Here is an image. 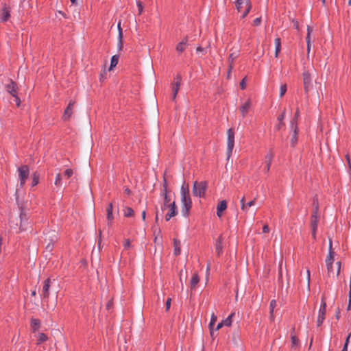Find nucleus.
<instances>
[{
	"mask_svg": "<svg viewBox=\"0 0 351 351\" xmlns=\"http://www.w3.org/2000/svg\"><path fill=\"white\" fill-rule=\"evenodd\" d=\"M181 202H182V214L184 217H187L189 210L192 206V202L189 193V186L184 183L180 189Z\"/></svg>",
	"mask_w": 351,
	"mask_h": 351,
	"instance_id": "1",
	"label": "nucleus"
},
{
	"mask_svg": "<svg viewBox=\"0 0 351 351\" xmlns=\"http://www.w3.org/2000/svg\"><path fill=\"white\" fill-rule=\"evenodd\" d=\"M235 4L237 10L240 12H242L244 8V11L241 16L243 19L248 14L252 8L250 0H237Z\"/></svg>",
	"mask_w": 351,
	"mask_h": 351,
	"instance_id": "2",
	"label": "nucleus"
},
{
	"mask_svg": "<svg viewBox=\"0 0 351 351\" xmlns=\"http://www.w3.org/2000/svg\"><path fill=\"white\" fill-rule=\"evenodd\" d=\"M206 182L195 181L193 184V194L195 196L202 197L204 196L206 191Z\"/></svg>",
	"mask_w": 351,
	"mask_h": 351,
	"instance_id": "3",
	"label": "nucleus"
},
{
	"mask_svg": "<svg viewBox=\"0 0 351 351\" xmlns=\"http://www.w3.org/2000/svg\"><path fill=\"white\" fill-rule=\"evenodd\" d=\"M19 179L20 181V186L23 187L29 178V169L27 165H23L18 168Z\"/></svg>",
	"mask_w": 351,
	"mask_h": 351,
	"instance_id": "4",
	"label": "nucleus"
},
{
	"mask_svg": "<svg viewBox=\"0 0 351 351\" xmlns=\"http://www.w3.org/2000/svg\"><path fill=\"white\" fill-rule=\"evenodd\" d=\"M228 139H227V156L229 158L232 154L234 145V130L230 128L227 131Z\"/></svg>",
	"mask_w": 351,
	"mask_h": 351,
	"instance_id": "5",
	"label": "nucleus"
},
{
	"mask_svg": "<svg viewBox=\"0 0 351 351\" xmlns=\"http://www.w3.org/2000/svg\"><path fill=\"white\" fill-rule=\"evenodd\" d=\"M318 206H316L315 210H313L311 217V226L312 230V236L314 239H316V231L317 228V221H318Z\"/></svg>",
	"mask_w": 351,
	"mask_h": 351,
	"instance_id": "6",
	"label": "nucleus"
},
{
	"mask_svg": "<svg viewBox=\"0 0 351 351\" xmlns=\"http://www.w3.org/2000/svg\"><path fill=\"white\" fill-rule=\"evenodd\" d=\"M302 77L304 92L305 93H308L312 88L311 76L308 71H304L302 74Z\"/></svg>",
	"mask_w": 351,
	"mask_h": 351,
	"instance_id": "7",
	"label": "nucleus"
},
{
	"mask_svg": "<svg viewBox=\"0 0 351 351\" xmlns=\"http://www.w3.org/2000/svg\"><path fill=\"white\" fill-rule=\"evenodd\" d=\"M326 304L325 302H322L319 311V315L317 319V326L319 327L320 326L324 320L325 319V315H326Z\"/></svg>",
	"mask_w": 351,
	"mask_h": 351,
	"instance_id": "8",
	"label": "nucleus"
},
{
	"mask_svg": "<svg viewBox=\"0 0 351 351\" xmlns=\"http://www.w3.org/2000/svg\"><path fill=\"white\" fill-rule=\"evenodd\" d=\"M162 195L164 197V204L161 207L162 210H164L167 208H169V205L171 204L170 197L167 195V186L166 181H165V184L163 185V190L161 193Z\"/></svg>",
	"mask_w": 351,
	"mask_h": 351,
	"instance_id": "9",
	"label": "nucleus"
},
{
	"mask_svg": "<svg viewBox=\"0 0 351 351\" xmlns=\"http://www.w3.org/2000/svg\"><path fill=\"white\" fill-rule=\"evenodd\" d=\"M274 157V155L271 150H269L267 153L266 156H265L264 162L265 164V171L266 173H268L270 170V167H271V162L273 161Z\"/></svg>",
	"mask_w": 351,
	"mask_h": 351,
	"instance_id": "10",
	"label": "nucleus"
},
{
	"mask_svg": "<svg viewBox=\"0 0 351 351\" xmlns=\"http://www.w3.org/2000/svg\"><path fill=\"white\" fill-rule=\"evenodd\" d=\"M51 286V280L49 278H47L43 282L41 296L45 299H48L49 297V288Z\"/></svg>",
	"mask_w": 351,
	"mask_h": 351,
	"instance_id": "11",
	"label": "nucleus"
},
{
	"mask_svg": "<svg viewBox=\"0 0 351 351\" xmlns=\"http://www.w3.org/2000/svg\"><path fill=\"white\" fill-rule=\"evenodd\" d=\"M252 106V102L250 99L246 100L240 107V111L243 117H245L249 112Z\"/></svg>",
	"mask_w": 351,
	"mask_h": 351,
	"instance_id": "12",
	"label": "nucleus"
},
{
	"mask_svg": "<svg viewBox=\"0 0 351 351\" xmlns=\"http://www.w3.org/2000/svg\"><path fill=\"white\" fill-rule=\"evenodd\" d=\"M177 208L175 202H173L169 205V212L165 215L166 221H169L171 217L177 215Z\"/></svg>",
	"mask_w": 351,
	"mask_h": 351,
	"instance_id": "13",
	"label": "nucleus"
},
{
	"mask_svg": "<svg viewBox=\"0 0 351 351\" xmlns=\"http://www.w3.org/2000/svg\"><path fill=\"white\" fill-rule=\"evenodd\" d=\"M239 51H234L233 49H232L230 50V53L229 55V58H228V62H229V73L230 72V71L232 70L233 66V62L234 61L239 57Z\"/></svg>",
	"mask_w": 351,
	"mask_h": 351,
	"instance_id": "14",
	"label": "nucleus"
},
{
	"mask_svg": "<svg viewBox=\"0 0 351 351\" xmlns=\"http://www.w3.org/2000/svg\"><path fill=\"white\" fill-rule=\"evenodd\" d=\"M74 104H75L74 101H70L68 106L65 109L63 117H62V118L64 121L69 120V118L71 117V115L73 114V108L74 106Z\"/></svg>",
	"mask_w": 351,
	"mask_h": 351,
	"instance_id": "15",
	"label": "nucleus"
},
{
	"mask_svg": "<svg viewBox=\"0 0 351 351\" xmlns=\"http://www.w3.org/2000/svg\"><path fill=\"white\" fill-rule=\"evenodd\" d=\"M6 90L12 95L15 96L17 92V85L12 80H10V83L5 86Z\"/></svg>",
	"mask_w": 351,
	"mask_h": 351,
	"instance_id": "16",
	"label": "nucleus"
},
{
	"mask_svg": "<svg viewBox=\"0 0 351 351\" xmlns=\"http://www.w3.org/2000/svg\"><path fill=\"white\" fill-rule=\"evenodd\" d=\"M187 42H188V38L187 36L184 37L182 40L179 43L177 46H176V51L178 52V53H182L185 49H186V47L187 45Z\"/></svg>",
	"mask_w": 351,
	"mask_h": 351,
	"instance_id": "17",
	"label": "nucleus"
},
{
	"mask_svg": "<svg viewBox=\"0 0 351 351\" xmlns=\"http://www.w3.org/2000/svg\"><path fill=\"white\" fill-rule=\"evenodd\" d=\"M227 208V203L225 200L221 201L217 207V215L219 217H221L222 215L223 211H224Z\"/></svg>",
	"mask_w": 351,
	"mask_h": 351,
	"instance_id": "18",
	"label": "nucleus"
},
{
	"mask_svg": "<svg viewBox=\"0 0 351 351\" xmlns=\"http://www.w3.org/2000/svg\"><path fill=\"white\" fill-rule=\"evenodd\" d=\"M112 210H113V204L111 202L108 205V206L106 208L107 219H108V223H110L114 219V217L112 215Z\"/></svg>",
	"mask_w": 351,
	"mask_h": 351,
	"instance_id": "19",
	"label": "nucleus"
},
{
	"mask_svg": "<svg viewBox=\"0 0 351 351\" xmlns=\"http://www.w3.org/2000/svg\"><path fill=\"white\" fill-rule=\"evenodd\" d=\"M333 262H334V252L332 251V243L330 242V245H329V253L326 259V263L327 267H329V264L333 263Z\"/></svg>",
	"mask_w": 351,
	"mask_h": 351,
	"instance_id": "20",
	"label": "nucleus"
},
{
	"mask_svg": "<svg viewBox=\"0 0 351 351\" xmlns=\"http://www.w3.org/2000/svg\"><path fill=\"white\" fill-rule=\"evenodd\" d=\"M10 16V10L6 5H4L2 9V14L1 16V19L2 21L5 22L7 21Z\"/></svg>",
	"mask_w": 351,
	"mask_h": 351,
	"instance_id": "21",
	"label": "nucleus"
},
{
	"mask_svg": "<svg viewBox=\"0 0 351 351\" xmlns=\"http://www.w3.org/2000/svg\"><path fill=\"white\" fill-rule=\"evenodd\" d=\"M199 282V278L197 273H194L191 280H190V287L191 289H195L197 285Z\"/></svg>",
	"mask_w": 351,
	"mask_h": 351,
	"instance_id": "22",
	"label": "nucleus"
},
{
	"mask_svg": "<svg viewBox=\"0 0 351 351\" xmlns=\"http://www.w3.org/2000/svg\"><path fill=\"white\" fill-rule=\"evenodd\" d=\"M222 237L220 236L218 239L216 241V244H215V251H216V253L217 254V256H220L222 253Z\"/></svg>",
	"mask_w": 351,
	"mask_h": 351,
	"instance_id": "23",
	"label": "nucleus"
},
{
	"mask_svg": "<svg viewBox=\"0 0 351 351\" xmlns=\"http://www.w3.org/2000/svg\"><path fill=\"white\" fill-rule=\"evenodd\" d=\"M118 30H119L118 48H119V50H121L122 48H123V40H122V39H123V31H122V29L121 27V23L120 22L118 23Z\"/></svg>",
	"mask_w": 351,
	"mask_h": 351,
	"instance_id": "24",
	"label": "nucleus"
},
{
	"mask_svg": "<svg viewBox=\"0 0 351 351\" xmlns=\"http://www.w3.org/2000/svg\"><path fill=\"white\" fill-rule=\"evenodd\" d=\"M180 246H181L180 241L177 239H173V247H174L173 254L175 256H178L180 254V252H181Z\"/></svg>",
	"mask_w": 351,
	"mask_h": 351,
	"instance_id": "25",
	"label": "nucleus"
},
{
	"mask_svg": "<svg viewBox=\"0 0 351 351\" xmlns=\"http://www.w3.org/2000/svg\"><path fill=\"white\" fill-rule=\"evenodd\" d=\"M293 130V134L291 139V145L294 147L298 141V125H295L293 128H291Z\"/></svg>",
	"mask_w": 351,
	"mask_h": 351,
	"instance_id": "26",
	"label": "nucleus"
},
{
	"mask_svg": "<svg viewBox=\"0 0 351 351\" xmlns=\"http://www.w3.org/2000/svg\"><path fill=\"white\" fill-rule=\"evenodd\" d=\"M180 85L178 84H172L171 83V90H172V100L174 101L176 98L177 94L179 91Z\"/></svg>",
	"mask_w": 351,
	"mask_h": 351,
	"instance_id": "27",
	"label": "nucleus"
},
{
	"mask_svg": "<svg viewBox=\"0 0 351 351\" xmlns=\"http://www.w3.org/2000/svg\"><path fill=\"white\" fill-rule=\"evenodd\" d=\"M217 316L215 315V313H213L211 315L210 322L208 325L210 330L211 336H213V326H215V322H217Z\"/></svg>",
	"mask_w": 351,
	"mask_h": 351,
	"instance_id": "28",
	"label": "nucleus"
},
{
	"mask_svg": "<svg viewBox=\"0 0 351 351\" xmlns=\"http://www.w3.org/2000/svg\"><path fill=\"white\" fill-rule=\"evenodd\" d=\"M275 47H276L275 57L278 58V54L281 50V40L280 38H276L275 39Z\"/></svg>",
	"mask_w": 351,
	"mask_h": 351,
	"instance_id": "29",
	"label": "nucleus"
},
{
	"mask_svg": "<svg viewBox=\"0 0 351 351\" xmlns=\"http://www.w3.org/2000/svg\"><path fill=\"white\" fill-rule=\"evenodd\" d=\"M40 326V320L38 319L32 318L31 319V327L33 330V332H36Z\"/></svg>",
	"mask_w": 351,
	"mask_h": 351,
	"instance_id": "30",
	"label": "nucleus"
},
{
	"mask_svg": "<svg viewBox=\"0 0 351 351\" xmlns=\"http://www.w3.org/2000/svg\"><path fill=\"white\" fill-rule=\"evenodd\" d=\"M119 56L118 55H114L111 58L110 70H112L118 64Z\"/></svg>",
	"mask_w": 351,
	"mask_h": 351,
	"instance_id": "31",
	"label": "nucleus"
},
{
	"mask_svg": "<svg viewBox=\"0 0 351 351\" xmlns=\"http://www.w3.org/2000/svg\"><path fill=\"white\" fill-rule=\"evenodd\" d=\"M123 214H124V216L126 217H132L134 214V212L133 210V209L130 207H125L124 209H123Z\"/></svg>",
	"mask_w": 351,
	"mask_h": 351,
	"instance_id": "32",
	"label": "nucleus"
},
{
	"mask_svg": "<svg viewBox=\"0 0 351 351\" xmlns=\"http://www.w3.org/2000/svg\"><path fill=\"white\" fill-rule=\"evenodd\" d=\"M291 346L293 348H296L299 346V340L295 335L291 333Z\"/></svg>",
	"mask_w": 351,
	"mask_h": 351,
	"instance_id": "33",
	"label": "nucleus"
},
{
	"mask_svg": "<svg viewBox=\"0 0 351 351\" xmlns=\"http://www.w3.org/2000/svg\"><path fill=\"white\" fill-rule=\"evenodd\" d=\"M47 339H48L47 336L44 333L40 332L38 335L37 344H40L45 341H46Z\"/></svg>",
	"mask_w": 351,
	"mask_h": 351,
	"instance_id": "34",
	"label": "nucleus"
},
{
	"mask_svg": "<svg viewBox=\"0 0 351 351\" xmlns=\"http://www.w3.org/2000/svg\"><path fill=\"white\" fill-rule=\"evenodd\" d=\"M234 316V313H232L225 320L222 321L224 326H230L232 322V317Z\"/></svg>",
	"mask_w": 351,
	"mask_h": 351,
	"instance_id": "35",
	"label": "nucleus"
},
{
	"mask_svg": "<svg viewBox=\"0 0 351 351\" xmlns=\"http://www.w3.org/2000/svg\"><path fill=\"white\" fill-rule=\"evenodd\" d=\"M276 304H277V303H276V301L275 300H272L270 302L269 311H270L271 317L272 319L274 317V315H273L274 310L275 307L276 306Z\"/></svg>",
	"mask_w": 351,
	"mask_h": 351,
	"instance_id": "36",
	"label": "nucleus"
},
{
	"mask_svg": "<svg viewBox=\"0 0 351 351\" xmlns=\"http://www.w3.org/2000/svg\"><path fill=\"white\" fill-rule=\"evenodd\" d=\"M299 114H300L299 109H297L295 116H294L293 119H292V121H291V128H293L295 125H297V121H298Z\"/></svg>",
	"mask_w": 351,
	"mask_h": 351,
	"instance_id": "37",
	"label": "nucleus"
},
{
	"mask_svg": "<svg viewBox=\"0 0 351 351\" xmlns=\"http://www.w3.org/2000/svg\"><path fill=\"white\" fill-rule=\"evenodd\" d=\"M20 219H21V226L20 228L21 230H23L24 229L22 228L23 223L24 221H26L27 219V214L22 211L20 214Z\"/></svg>",
	"mask_w": 351,
	"mask_h": 351,
	"instance_id": "38",
	"label": "nucleus"
},
{
	"mask_svg": "<svg viewBox=\"0 0 351 351\" xmlns=\"http://www.w3.org/2000/svg\"><path fill=\"white\" fill-rule=\"evenodd\" d=\"M38 182H39V176L37 174V173H34L33 174V179H32V186L37 185L38 184Z\"/></svg>",
	"mask_w": 351,
	"mask_h": 351,
	"instance_id": "39",
	"label": "nucleus"
},
{
	"mask_svg": "<svg viewBox=\"0 0 351 351\" xmlns=\"http://www.w3.org/2000/svg\"><path fill=\"white\" fill-rule=\"evenodd\" d=\"M55 184L57 186H62V177L60 173H58L56 177Z\"/></svg>",
	"mask_w": 351,
	"mask_h": 351,
	"instance_id": "40",
	"label": "nucleus"
},
{
	"mask_svg": "<svg viewBox=\"0 0 351 351\" xmlns=\"http://www.w3.org/2000/svg\"><path fill=\"white\" fill-rule=\"evenodd\" d=\"M287 92V85L282 84L280 88V97H282L285 95Z\"/></svg>",
	"mask_w": 351,
	"mask_h": 351,
	"instance_id": "41",
	"label": "nucleus"
},
{
	"mask_svg": "<svg viewBox=\"0 0 351 351\" xmlns=\"http://www.w3.org/2000/svg\"><path fill=\"white\" fill-rule=\"evenodd\" d=\"M241 208L243 211L247 212V206L245 202V197H243L241 199Z\"/></svg>",
	"mask_w": 351,
	"mask_h": 351,
	"instance_id": "42",
	"label": "nucleus"
},
{
	"mask_svg": "<svg viewBox=\"0 0 351 351\" xmlns=\"http://www.w3.org/2000/svg\"><path fill=\"white\" fill-rule=\"evenodd\" d=\"M73 174V171L71 169H67L65 170L64 175L67 178H71Z\"/></svg>",
	"mask_w": 351,
	"mask_h": 351,
	"instance_id": "43",
	"label": "nucleus"
},
{
	"mask_svg": "<svg viewBox=\"0 0 351 351\" xmlns=\"http://www.w3.org/2000/svg\"><path fill=\"white\" fill-rule=\"evenodd\" d=\"M181 80L182 77L180 74H177L176 76L174 78V81L172 82V84H178L179 85L181 84Z\"/></svg>",
	"mask_w": 351,
	"mask_h": 351,
	"instance_id": "44",
	"label": "nucleus"
},
{
	"mask_svg": "<svg viewBox=\"0 0 351 351\" xmlns=\"http://www.w3.org/2000/svg\"><path fill=\"white\" fill-rule=\"evenodd\" d=\"M136 5H137L138 9V14L140 15V14H142L143 10V4H142V3L140 1H136Z\"/></svg>",
	"mask_w": 351,
	"mask_h": 351,
	"instance_id": "45",
	"label": "nucleus"
},
{
	"mask_svg": "<svg viewBox=\"0 0 351 351\" xmlns=\"http://www.w3.org/2000/svg\"><path fill=\"white\" fill-rule=\"evenodd\" d=\"M261 18L258 17L254 20L253 25L255 26H258L261 24Z\"/></svg>",
	"mask_w": 351,
	"mask_h": 351,
	"instance_id": "46",
	"label": "nucleus"
},
{
	"mask_svg": "<svg viewBox=\"0 0 351 351\" xmlns=\"http://www.w3.org/2000/svg\"><path fill=\"white\" fill-rule=\"evenodd\" d=\"M332 264L333 263H330L329 264V267H327L328 273L329 275L334 274Z\"/></svg>",
	"mask_w": 351,
	"mask_h": 351,
	"instance_id": "47",
	"label": "nucleus"
},
{
	"mask_svg": "<svg viewBox=\"0 0 351 351\" xmlns=\"http://www.w3.org/2000/svg\"><path fill=\"white\" fill-rule=\"evenodd\" d=\"M13 97H14V101H15V103H16V106H17L18 107H19V106H20V104H21V99H19V97L17 96V94H16V95H15V96H13Z\"/></svg>",
	"mask_w": 351,
	"mask_h": 351,
	"instance_id": "48",
	"label": "nucleus"
},
{
	"mask_svg": "<svg viewBox=\"0 0 351 351\" xmlns=\"http://www.w3.org/2000/svg\"><path fill=\"white\" fill-rule=\"evenodd\" d=\"M336 265H337V267L336 276H338L339 275L340 269H341V262H339V261L337 262Z\"/></svg>",
	"mask_w": 351,
	"mask_h": 351,
	"instance_id": "49",
	"label": "nucleus"
},
{
	"mask_svg": "<svg viewBox=\"0 0 351 351\" xmlns=\"http://www.w3.org/2000/svg\"><path fill=\"white\" fill-rule=\"evenodd\" d=\"M171 298H168L167 302H166V304H165L166 310L167 311H169V309L170 308V307H171Z\"/></svg>",
	"mask_w": 351,
	"mask_h": 351,
	"instance_id": "50",
	"label": "nucleus"
},
{
	"mask_svg": "<svg viewBox=\"0 0 351 351\" xmlns=\"http://www.w3.org/2000/svg\"><path fill=\"white\" fill-rule=\"evenodd\" d=\"M346 158L348 165L349 169L351 171V162H350V158L348 154L346 155Z\"/></svg>",
	"mask_w": 351,
	"mask_h": 351,
	"instance_id": "51",
	"label": "nucleus"
},
{
	"mask_svg": "<svg viewBox=\"0 0 351 351\" xmlns=\"http://www.w3.org/2000/svg\"><path fill=\"white\" fill-rule=\"evenodd\" d=\"M306 274H307V285H308V288L309 289V287H310V279H311L310 270L309 269L306 270Z\"/></svg>",
	"mask_w": 351,
	"mask_h": 351,
	"instance_id": "52",
	"label": "nucleus"
},
{
	"mask_svg": "<svg viewBox=\"0 0 351 351\" xmlns=\"http://www.w3.org/2000/svg\"><path fill=\"white\" fill-rule=\"evenodd\" d=\"M240 86H241V88L243 90L245 88V87H246L245 78H243L241 80V82H240Z\"/></svg>",
	"mask_w": 351,
	"mask_h": 351,
	"instance_id": "53",
	"label": "nucleus"
},
{
	"mask_svg": "<svg viewBox=\"0 0 351 351\" xmlns=\"http://www.w3.org/2000/svg\"><path fill=\"white\" fill-rule=\"evenodd\" d=\"M351 308V287H350V291H349V304L348 306V310H350Z\"/></svg>",
	"mask_w": 351,
	"mask_h": 351,
	"instance_id": "54",
	"label": "nucleus"
},
{
	"mask_svg": "<svg viewBox=\"0 0 351 351\" xmlns=\"http://www.w3.org/2000/svg\"><path fill=\"white\" fill-rule=\"evenodd\" d=\"M130 246V241L129 239H126L124 243L125 249H128Z\"/></svg>",
	"mask_w": 351,
	"mask_h": 351,
	"instance_id": "55",
	"label": "nucleus"
},
{
	"mask_svg": "<svg viewBox=\"0 0 351 351\" xmlns=\"http://www.w3.org/2000/svg\"><path fill=\"white\" fill-rule=\"evenodd\" d=\"M285 117V110H283L282 113L278 117V119L279 121H282Z\"/></svg>",
	"mask_w": 351,
	"mask_h": 351,
	"instance_id": "56",
	"label": "nucleus"
},
{
	"mask_svg": "<svg viewBox=\"0 0 351 351\" xmlns=\"http://www.w3.org/2000/svg\"><path fill=\"white\" fill-rule=\"evenodd\" d=\"M263 232L265 233H268L269 232V228L267 225H264L263 227Z\"/></svg>",
	"mask_w": 351,
	"mask_h": 351,
	"instance_id": "57",
	"label": "nucleus"
},
{
	"mask_svg": "<svg viewBox=\"0 0 351 351\" xmlns=\"http://www.w3.org/2000/svg\"><path fill=\"white\" fill-rule=\"evenodd\" d=\"M254 204H255V199L249 202L247 204H246L247 209L248 208V207H251V206H254Z\"/></svg>",
	"mask_w": 351,
	"mask_h": 351,
	"instance_id": "58",
	"label": "nucleus"
},
{
	"mask_svg": "<svg viewBox=\"0 0 351 351\" xmlns=\"http://www.w3.org/2000/svg\"><path fill=\"white\" fill-rule=\"evenodd\" d=\"M223 322L219 323L216 327V330H219V329H221L223 326Z\"/></svg>",
	"mask_w": 351,
	"mask_h": 351,
	"instance_id": "59",
	"label": "nucleus"
},
{
	"mask_svg": "<svg viewBox=\"0 0 351 351\" xmlns=\"http://www.w3.org/2000/svg\"><path fill=\"white\" fill-rule=\"evenodd\" d=\"M306 43H311V35H310V32H307V35H306Z\"/></svg>",
	"mask_w": 351,
	"mask_h": 351,
	"instance_id": "60",
	"label": "nucleus"
},
{
	"mask_svg": "<svg viewBox=\"0 0 351 351\" xmlns=\"http://www.w3.org/2000/svg\"><path fill=\"white\" fill-rule=\"evenodd\" d=\"M284 123L282 121H280L278 125H276V129L280 130L282 125H284Z\"/></svg>",
	"mask_w": 351,
	"mask_h": 351,
	"instance_id": "61",
	"label": "nucleus"
},
{
	"mask_svg": "<svg viewBox=\"0 0 351 351\" xmlns=\"http://www.w3.org/2000/svg\"><path fill=\"white\" fill-rule=\"evenodd\" d=\"M124 191L128 195H130L131 194V191L128 188H125Z\"/></svg>",
	"mask_w": 351,
	"mask_h": 351,
	"instance_id": "62",
	"label": "nucleus"
},
{
	"mask_svg": "<svg viewBox=\"0 0 351 351\" xmlns=\"http://www.w3.org/2000/svg\"><path fill=\"white\" fill-rule=\"evenodd\" d=\"M311 43H307V53H308V55L309 54L310 51H311Z\"/></svg>",
	"mask_w": 351,
	"mask_h": 351,
	"instance_id": "63",
	"label": "nucleus"
},
{
	"mask_svg": "<svg viewBox=\"0 0 351 351\" xmlns=\"http://www.w3.org/2000/svg\"><path fill=\"white\" fill-rule=\"evenodd\" d=\"M341 351H348L347 343H345Z\"/></svg>",
	"mask_w": 351,
	"mask_h": 351,
	"instance_id": "64",
	"label": "nucleus"
}]
</instances>
